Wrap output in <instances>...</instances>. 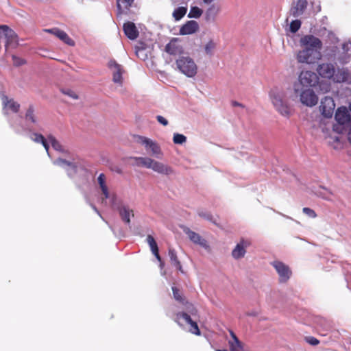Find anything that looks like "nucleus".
I'll return each instance as SVG.
<instances>
[{"mask_svg":"<svg viewBox=\"0 0 351 351\" xmlns=\"http://www.w3.org/2000/svg\"><path fill=\"white\" fill-rule=\"evenodd\" d=\"M188 311L192 315H196L197 312L196 308L193 305H190V306L188 307Z\"/></svg>","mask_w":351,"mask_h":351,"instance_id":"864d4df0","label":"nucleus"},{"mask_svg":"<svg viewBox=\"0 0 351 351\" xmlns=\"http://www.w3.org/2000/svg\"><path fill=\"white\" fill-rule=\"evenodd\" d=\"M318 195L322 197L323 199H327V200H331V197L332 195V193L328 191L326 189H323L322 192H319Z\"/></svg>","mask_w":351,"mask_h":351,"instance_id":"a18cd8bd","label":"nucleus"},{"mask_svg":"<svg viewBox=\"0 0 351 351\" xmlns=\"http://www.w3.org/2000/svg\"><path fill=\"white\" fill-rule=\"evenodd\" d=\"M302 210L305 215L311 218H315L317 217L315 212L310 208L305 207L302 209Z\"/></svg>","mask_w":351,"mask_h":351,"instance_id":"49530a36","label":"nucleus"},{"mask_svg":"<svg viewBox=\"0 0 351 351\" xmlns=\"http://www.w3.org/2000/svg\"><path fill=\"white\" fill-rule=\"evenodd\" d=\"M335 119L337 124L334 125L333 130L338 133H343L346 127L350 125V115L346 107H340L337 110Z\"/></svg>","mask_w":351,"mask_h":351,"instance_id":"20e7f679","label":"nucleus"},{"mask_svg":"<svg viewBox=\"0 0 351 351\" xmlns=\"http://www.w3.org/2000/svg\"><path fill=\"white\" fill-rule=\"evenodd\" d=\"M317 71L323 78L332 79L335 75V69L331 63H322L318 66Z\"/></svg>","mask_w":351,"mask_h":351,"instance_id":"dca6fc26","label":"nucleus"},{"mask_svg":"<svg viewBox=\"0 0 351 351\" xmlns=\"http://www.w3.org/2000/svg\"><path fill=\"white\" fill-rule=\"evenodd\" d=\"M269 97L276 110L284 117L290 115L289 106L282 99V94L276 90H272L269 93Z\"/></svg>","mask_w":351,"mask_h":351,"instance_id":"423d86ee","label":"nucleus"},{"mask_svg":"<svg viewBox=\"0 0 351 351\" xmlns=\"http://www.w3.org/2000/svg\"><path fill=\"white\" fill-rule=\"evenodd\" d=\"M249 245V242L242 239L237 244L232 252V256L234 259L243 258L246 253V248Z\"/></svg>","mask_w":351,"mask_h":351,"instance_id":"5701e85b","label":"nucleus"},{"mask_svg":"<svg viewBox=\"0 0 351 351\" xmlns=\"http://www.w3.org/2000/svg\"><path fill=\"white\" fill-rule=\"evenodd\" d=\"M232 106H234V107L238 106V107H241V108H244V106L242 104H241L238 101H232Z\"/></svg>","mask_w":351,"mask_h":351,"instance_id":"6e6d98bb","label":"nucleus"},{"mask_svg":"<svg viewBox=\"0 0 351 351\" xmlns=\"http://www.w3.org/2000/svg\"><path fill=\"white\" fill-rule=\"evenodd\" d=\"M53 164L60 166L66 169L69 176H73L77 172V166L74 162L58 158L53 161Z\"/></svg>","mask_w":351,"mask_h":351,"instance_id":"f3484780","label":"nucleus"},{"mask_svg":"<svg viewBox=\"0 0 351 351\" xmlns=\"http://www.w3.org/2000/svg\"><path fill=\"white\" fill-rule=\"evenodd\" d=\"M176 69L188 77H193L197 73V66L188 54L182 55L176 60Z\"/></svg>","mask_w":351,"mask_h":351,"instance_id":"f257e3e1","label":"nucleus"},{"mask_svg":"<svg viewBox=\"0 0 351 351\" xmlns=\"http://www.w3.org/2000/svg\"><path fill=\"white\" fill-rule=\"evenodd\" d=\"M134 2V0H117L118 14H121L123 8L128 9Z\"/></svg>","mask_w":351,"mask_h":351,"instance_id":"473e14b6","label":"nucleus"},{"mask_svg":"<svg viewBox=\"0 0 351 351\" xmlns=\"http://www.w3.org/2000/svg\"><path fill=\"white\" fill-rule=\"evenodd\" d=\"M300 27H301V21L298 19L294 20V21H291V23H290V26H289L290 31L292 33H295L299 30Z\"/></svg>","mask_w":351,"mask_h":351,"instance_id":"a19ab883","label":"nucleus"},{"mask_svg":"<svg viewBox=\"0 0 351 351\" xmlns=\"http://www.w3.org/2000/svg\"><path fill=\"white\" fill-rule=\"evenodd\" d=\"M296 95L300 96V102L308 107L315 106L318 102V97L311 88L300 89Z\"/></svg>","mask_w":351,"mask_h":351,"instance_id":"6e6552de","label":"nucleus"},{"mask_svg":"<svg viewBox=\"0 0 351 351\" xmlns=\"http://www.w3.org/2000/svg\"><path fill=\"white\" fill-rule=\"evenodd\" d=\"M42 145H43V147H45L47 154L50 156V154H49V145L47 143V139L44 141V143H42Z\"/></svg>","mask_w":351,"mask_h":351,"instance_id":"5fc2aeb1","label":"nucleus"},{"mask_svg":"<svg viewBox=\"0 0 351 351\" xmlns=\"http://www.w3.org/2000/svg\"><path fill=\"white\" fill-rule=\"evenodd\" d=\"M147 242L150 247L152 252H157L158 247L154 238L152 235H148L147 237Z\"/></svg>","mask_w":351,"mask_h":351,"instance_id":"e433bc0d","label":"nucleus"},{"mask_svg":"<svg viewBox=\"0 0 351 351\" xmlns=\"http://www.w3.org/2000/svg\"><path fill=\"white\" fill-rule=\"evenodd\" d=\"M173 141L175 144L182 145L186 141V137L183 134L175 133L173 134Z\"/></svg>","mask_w":351,"mask_h":351,"instance_id":"58836bf2","label":"nucleus"},{"mask_svg":"<svg viewBox=\"0 0 351 351\" xmlns=\"http://www.w3.org/2000/svg\"><path fill=\"white\" fill-rule=\"evenodd\" d=\"M229 333L231 337V339L228 341L230 351H250L245 345L239 339L232 330H229Z\"/></svg>","mask_w":351,"mask_h":351,"instance_id":"2eb2a0df","label":"nucleus"},{"mask_svg":"<svg viewBox=\"0 0 351 351\" xmlns=\"http://www.w3.org/2000/svg\"><path fill=\"white\" fill-rule=\"evenodd\" d=\"M208 5L209 7L205 12V20L208 22H214L220 11V9L215 4H210Z\"/></svg>","mask_w":351,"mask_h":351,"instance_id":"bb28decb","label":"nucleus"},{"mask_svg":"<svg viewBox=\"0 0 351 351\" xmlns=\"http://www.w3.org/2000/svg\"><path fill=\"white\" fill-rule=\"evenodd\" d=\"M168 256L169 257L171 265L176 267V269H178L180 271L184 273L182 265L180 261L178 260L176 250L173 248L169 247L168 251Z\"/></svg>","mask_w":351,"mask_h":351,"instance_id":"cd10ccee","label":"nucleus"},{"mask_svg":"<svg viewBox=\"0 0 351 351\" xmlns=\"http://www.w3.org/2000/svg\"><path fill=\"white\" fill-rule=\"evenodd\" d=\"M108 67L112 72V81L114 83L122 86L123 69L115 60H110L108 62Z\"/></svg>","mask_w":351,"mask_h":351,"instance_id":"4468645a","label":"nucleus"},{"mask_svg":"<svg viewBox=\"0 0 351 351\" xmlns=\"http://www.w3.org/2000/svg\"><path fill=\"white\" fill-rule=\"evenodd\" d=\"M322 58V53L319 51L302 48L297 53L296 59L299 63L313 64Z\"/></svg>","mask_w":351,"mask_h":351,"instance_id":"39448f33","label":"nucleus"},{"mask_svg":"<svg viewBox=\"0 0 351 351\" xmlns=\"http://www.w3.org/2000/svg\"><path fill=\"white\" fill-rule=\"evenodd\" d=\"M187 8L181 6L176 8L173 12V16L176 21L180 20L186 13Z\"/></svg>","mask_w":351,"mask_h":351,"instance_id":"72a5a7b5","label":"nucleus"},{"mask_svg":"<svg viewBox=\"0 0 351 351\" xmlns=\"http://www.w3.org/2000/svg\"><path fill=\"white\" fill-rule=\"evenodd\" d=\"M47 140L51 144L52 147L59 152L66 153L67 151L62 146L60 143L51 134L47 136Z\"/></svg>","mask_w":351,"mask_h":351,"instance_id":"2f4dec72","label":"nucleus"},{"mask_svg":"<svg viewBox=\"0 0 351 351\" xmlns=\"http://www.w3.org/2000/svg\"><path fill=\"white\" fill-rule=\"evenodd\" d=\"M147 242L150 247L152 252H157L158 247L154 238L152 235H148L147 237Z\"/></svg>","mask_w":351,"mask_h":351,"instance_id":"4c0bfd02","label":"nucleus"},{"mask_svg":"<svg viewBox=\"0 0 351 351\" xmlns=\"http://www.w3.org/2000/svg\"><path fill=\"white\" fill-rule=\"evenodd\" d=\"M90 206H91V207L93 208V210H95V212H96V213H97V214H98L101 217H101V214H100V213H99V211L97 210V208H96L93 204H90Z\"/></svg>","mask_w":351,"mask_h":351,"instance_id":"13d9d810","label":"nucleus"},{"mask_svg":"<svg viewBox=\"0 0 351 351\" xmlns=\"http://www.w3.org/2000/svg\"><path fill=\"white\" fill-rule=\"evenodd\" d=\"M306 340L312 346H317L319 343V340L313 337H308L306 338Z\"/></svg>","mask_w":351,"mask_h":351,"instance_id":"09e8293b","label":"nucleus"},{"mask_svg":"<svg viewBox=\"0 0 351 351\" xmlns=\"http://www.w3.org/2000/svg\"><path fill=\"white\" fill-rule=\"evenodd\" d=\"M176 322L179 325H182L184 323L188 324L191 326L190 332L196 335H200V330L196 322H194L191 318V316L186 313H179L176 315Z\"/></svg>","mask_w":351,"mask_h":351,"instance_id":"f8f14e48","label":"nucleus"},{"mask_svg":"<svg viewBox=\"0 0 351 351\" xmlns=\"http://www.w3.org/2000/svg\"><path fill=\"white\" fill-rule=\"evenodd\" d=\"M25 119L27 124H32L37 128H40L39 119L36 114L35 107L33 105H29L26 110Z\"/></svg>","mask_w":351,"mask_h":351,"instance_id":"a211bd4d","label":"nucleus"},{"mask_svg":"<svg viewBox=\"0 0 351 351\" xmlns=\"http://www.w3.org/2000/svg\"><path fill=\"white\" fill-rule=\"evenodd\" d=\"M29 137L32 141L36 143L42 144L46 140L43 134L36 132L30 133Z\"/></svg>","mask_w":351,"mask_h":351,"instance_id":"c9c22d12","label":"nucleus"},{"mask_svg":"<svg viewBox=\"0 0 351 351\" xmlns=\"http://www.w3.org/2000/svg\"><path fill=\"white\" fill-rule=\"evenodd\" d=\"M173 291V295L175 300H176L178 302H183L184 299L182 296V294L180 293L179 289H178L176 287H172Z\"/></svg>","mask_w":351,"mask_h":351,"instance_id":"c03bdc74","label":"nucleus"},{"mask_svg":"<svg viewBox=\"0 0 351 351\" xmlns=\"http://www.w3.org/2000/svg\"><path fill=\"white\" fill-rule=\"evenodd\" d=\"M156 118L157 121L164 126L167 125L169 123L168 121L161 115H157Z\"/></svg>","mask_w":351,"mask_h":351,"instance_id":"de8ad7c7","label":"nucleus"},{"mask_svg":"<svg viewBox=\"0 0 351 351\" xmlns=\"http://www.w3.org/2000/svg\"><path fill=\"white\" fill-rule=\"evenodd\" d=\"M258 312L257 311H250V312H247V316H253V317H256L258 315Z\"/></svg>","mask_w":351,"mask_h":351,"instance_id":"4d7b16f0","label":"nucleus"},{"mask_svg":"<svg viewBox=\"0 0 351 351\" xmlns=\"http://www.w3.org/2000/svg\"><path fill=\"white\" fill-rule=\"evenodd\" d=\"M3 106V112L4 114H8V110H10L13 112H18L20 109V104L14 101L12 99H8V97L4 95L2 98Z\"/></svg>","mask_w":351,"mask_h":351,"instance_id":"b1692460","label":"nucleus"},{"mask_svg":"<svg viewBox=\"0 0 351 351\" xmlns=\"http://www.w3.org/2000/svg\"><path fill=\"white\" fill-rule=\"evenodd\" d=\"M318 82L319 77L315 73L310 71H302L298 76V81L293 84L294 94L297 95L300 89L316 86Z\"/></svg>","mask_w":351,"mask_h":351,"instance_id":"f03ea898","label":"nucleus"},{"mask_svg":"<svg viewBox=\"0 0 351 351\" xmlns=\"http://www.w3.org/2000/svg\"><path fill=\"white\" fill-rule=\"evenodd\" d=\"M136 142L143 145L146 150H150L152 156L157 158L162 157L161 149L156 141L145 136H137Z\"/></svg>","mask_w":351,"mask_h":351,"instance_id":"0eeeda50","label":"nucleus"},{"mask_svg":"<svg viewBox=\"0 0 351 351\" xmlns=\"http://www.w3.org/2000/svg\"><path fill=\"white\" fill-rule=\"evenodd\" d=\"M271 265L275 268L278 273L280 282H285L290 278L291 276V271L289 266L278 261L272 262Z\"/></svg>","mask_w":351,"mask_h":351,"instance_id":"9b49d317","label":"nucleus"},{"mask_svg":"<svg viewBox=\"0 0 351 351\" xmlns=\"http://www.w3.org/2000/svg\"><path fill=\"white\" fill-rule=\"evenodd\" d=\"M300 46L302 48L310 49L311 50H316L321 52L322 49V42L321 40L311 34L305 35L300 40Z\"/></svg>","mask_w":351,"mask_h":351,"instance_id":"1a4fd4ad","label":"nucleus"},{"mask_svg":"<svg viewBox=\"0 0 351 351\" xmlns=\"http://www.w3.org/2000/svg\"><path fill=\"white\" fill-rule=\"evenodd\" d=\"M110 202L113 208L116 209L119 212L122 221L125 223L129 225L131 222V217H134L133 210L114 195L111 197Z\"/></svg>","mask_w":351,"mask_h":351,"instance_id":"7ed1b4c3","label":"nucleus"},{"mask_svg":"<svg viewBox=\"0 0 351 351\" xmlns=\"http://www.w3.org/2000/svg\"><path fill=\"white\" fill-rule=\"evenodd\" d=\"M342 49L345 52H348L351 50V42L348 43H343L342 45Z\"/></svg>","mask_w":351,"mask_h":351,"instance_id":"603ef678","label":"nucleus"},{"mask_svg":"<svg viewBox=\"0 0 351 351\" xmlns=\"http://www.w3.org/2000/svg\"><path fill=\"white\" fill-rule=\"evenodd\" d=\"M151 166V169L162 175L169 176L173 173V170L170 166L154 160H153Z\"/></svg>","mask_w":351,"mask_h":351,"instance_id":"aec40b11","label":"nucleus"},{"mask_svg":"<svg viewBox=\"0 0 351 351\" xmlns=\"http://www.w3.org/2000/svg\"><path fill=\"white\" fill-rule=\"evenodd\" d=\"M216 351H228V350H219V349H217V350H216Z\"/></svg>","mask_w":351,"mask_h":351,"instance_id":"052dcab7","label":"nucleus"},{"mask_svg":"<svg viewBox=\"0 0 351 351\" xmlns=\"http://www.w3.org/2000/svg\"><path fill=\"white\" fill-rule=\"evenodd\" d=\"M12 61H13V64L15 66H22L23 64H25L26 63V61L16 56V55H12Z\"/></svg>","mask_w":351,"mask_h":351,"instance_id":"79ce46f5","label":"nucleus"},{"mask_svg":"<svg viewBox=\"0 0 351 351\" xmlns=\"http://www.w3.org/2000/svg\"><path fill=\"white\" fill-rule=\"evenodd\" d=\"M142 51H143V50H136V56H139V53H140V52H142Z\"/></svg>","mask_w":351,"mask_h":351,"instance_id":"bf43d9fd","label":"nucleus"},{"mask_svg":"<svg viewBox=\"0 0 351 351\" xmlns=\"http://www.w3.org/2000/svg\"><path fill=\"white\" fill-rule=\"evenodd\" d=\"M153 254L155 256V257L156 258V259L160 262V267L161 269H162L165 266V263L164 262L162 261V258L160 257V256L159 255V253H158V251L157 252H152Z\"/></svg>","mask_w":351,"mask_h":351,"instance_id":"8fccbe9b","label":"nucleus"},{"mask_svg":"<svg viewBox=\"0 0 351 351\" xmlns=\"http://www.w3.org/2000/svg\"><path fill=\"white\" fill-rule=\"evenodd\" d=\"M203 14V10L197 6H191L189 13L188 14V17L190 19L199 18Z\"/></svg>","mask_w":351,"mask_h":351,"instance_id":"f704fd0d","label":"nucleus"},{"mask_svg":"<svg viewBox=\"0 0 351 351\" xmlns=\"http://www.w3.org/2000/svg\"><path fill=\"white\" fill-rule=\"evenodd\" d=\"M335 108V104L332 99V97L329 96H326L322 99L319 110L322 114L326 118L332 117L334 110Z\"/></svg>","mask_w":351,"mask_h":351,"instance_id":"9d476101","label":"nucleus"},{"mask_svg":"<svg viewBox=\"0 0 351 351\" xmlns=\"http://www.w3.org/2000/svg\"><path fill=\"white\" fill-rule=\"evenodd\" d=\"M165 50L168 54L178 56V58L186 54L178 39L176 38H172L170 42L166 45Z\"/></svg>","mask_w":351,"mask_h":351,"instance_id":"ddd939ff","label":"nucleus"},{"mask_svg":"<svg viewBox=\"0 0 351 351\" xmlns=\"http://www.w3.org/2000/svg\"><path fill=\"white\" fill-rule=\"evenodd\" d=\"M62 93L65 95H67L69 96V97L73 99H78V95H77V93L75 92H74L73 90L71 89H69V88H62L61 90Z\"/></svg>","mask_w":351,"mask_h":351,"instance_id":"37998d69","label":"nucleus"},{"mask_svg":"<svg viewBox=\"0 0 351 351\" xmlns=\"http://www.w3.org/2000/svg\"><path fill=\"white\" fill-rule=\"evenodd\" d=\"M307 7V1L306 0H298L296 5L291 9L293 16L298 17L302 14Z\"/></svg>","mask_w":351,"mask_h":351,"instance_id":"c85d7f7f","label":"nucleus"},{"mask_svg":"<svg viewBox=\"0 0 351 351\" xmlns=\"http://www.w3.org/2000/svg\"><path fill=\"white\" fill-rule=\"evenodd\" d=\"M184 232L189 237V239L194 243L195 244H197L204 248L208 247L207 241L203 239L199 234L191 230L188 228H185L184 229Z\"/></svg>","mask_w":351,"mask_h":351,"instance_id":"4be33fe9","label":"nucleus"},{"mask_svg":"<svg viewBox=\"0 0 351 351\" xmlns=\"http://www.w3.org/2000/svg\"><path fill=\"white\" fill-rule=\"evenodd\" d=\"M216 47V44L213 40H209L205 45V52L208 55H213V50Z\"/></svg>","mask_w":351,"mask_h":351,"instance_id":"ea45409f","label":"nucleus"},{"mask_svg":"<svg viewBox=\"0 0 351 351\" xmlns=\"http://www.w3.org/2000/svg\"><path fill=\"white\" fill-rule=\"evenodd\" d=\"M45 32L52 34L58 37L60 40L63 41L64 43L67 44L70 46H73L75 45V42L67 35L66 32L64 31L55 27L51 29H46Z\"/></svg>","mask_w":351,"mask_h":351,"instance_id":"6ab92c4d","label":"nucleus"},{"mask_svg":"<svg viewBox=\"0 0 351 351\" xmlns=\"http://www.w3.org/2000/svg\"><path fill=\"white\" fill-rule=\"evenodd\" d=\"M199 215L201 217H203V218L206 219L208 220H211V219H212L211 215L209 213H206V212H203V211L199 212Z\"/></svg>","mask_w":351,"mask_h":351,"instance_id":"3c124183","label":"nucleus"},{"mask_svg":"<svg viewBox=\"0 0 351 351\" xmlns=\"http://www.w3.org/2000/svg\"><path fill=\"white\" fill-rule=\"evenodd\" d=\"M199 28L198 23L195 21H187L180 29L181 35L192 34L197 31Z\"/></svg>","mask_w":351,"mask_h":351,"instance_id":"393cba45","label":"nucleus"},{"mask_svg":"<svg viewBox=\"0 0 351 351\" xmlns=\"http://www.w3.org/2000/svg\"><path fill=\"white\" fill-rule=\"evenodd\" d=\"M332 80L337 83L351 82V74L348 69H338L335 71Z\"/></svg>","mask_w":351,"mask_h":351,"instance_id":"412c9836","label":"nucleus"},{"mask_svg":"<svg viewBox=\"0 0 351 351\" xmlns=\"http://www.w3.org/2000/svg\"><path fill=\"white\" fill-rule=\"evenodd\" d=\"M132 160L135 161L134 165L138 167H143L147 169L151 168L153 159L148 157H133Z\"/></svg>","mask_w":351,"mask_h":351,"instance_id":"7c9ffc66","label":"nucleus"},{"mask_svg":"<svg viewBox=\"0 0 351 351\" xmlns=\"http://www.w3.org/2000/svg\"><path fill=\"white\" fill-rule=\"evenodd\" d=\"M123 31L125 36L130 40H134L138 36V31L132 22L125 23L123 24Z\"/></svg>","mask_w":351,"mask_h":351,"instance_id":"a878e982","label":"nucleus"},{"mask_svg":"<svg viewBox=\"0 0 351 351\" xmlns=\"http://www.w3.org/2000/svg\"><path fill=\"white\" fill-rule=\"evenodd\" d=\"M97 182L104 196V199L111 198L108 191V186L106 184V176L104 173H100L97 178Z\"/></svg>","mask_w":351,"mask_h":351,"instance_id":"c756f323","label":"nucleus"}]
</instances>
